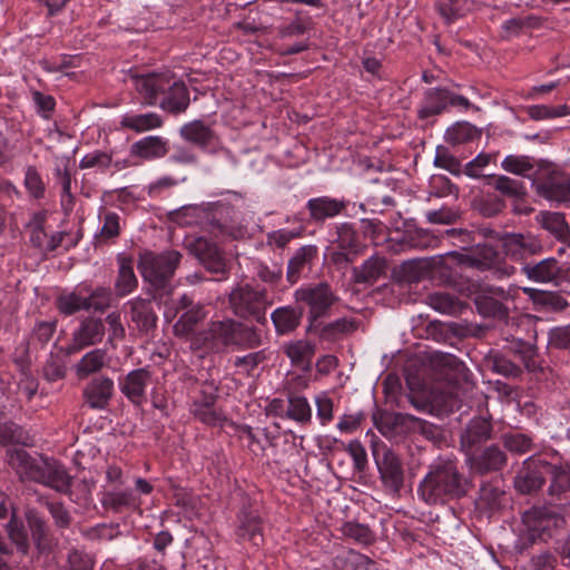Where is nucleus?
<instances>
[{
    "label": "nucleus",
    "instance_id": "1",
    "mask_svg": "<svg viewBox=\"0 0 570 570\" xmlns=\"http://www.w3.org/2000/svg\"><path fill=\"white\" fill-rule=\"evenodd\" d=\"M472 483L450 459H438L417 485L419 497L430 505L445 504L468 494Z\"/></svg>",
    "mask_w": 570,
    "mask_h": 570
},
{
    "label": "nucleus",
    "instance_id": "2",
    "mask_svg": "<svg viewBox=\"0 0 570 570\" xmlns=\"http://www.w3.org/2000/svg\"><path fill=\"white\" fill-rule=\"evenodd\" d=\"M132 78L135 88L146 105L159 104L161 109L171 114H180L188 108L190 102L188 89L174 76L165 72L136 75Z\"/></svg>",
    "mask_w": 570,
    "mask_h": 570
},
{
    "label": "nucleus",
    "instance_id": "3",
    "mask_svg": "<svg viewBox=\"0 0 570 570\" xmlns=\"http://www.w3.org/2000/svg\"><path fill=\"white\" fill-rule=\"evenodd\" d=\"M294 301L307 307V331L318 326V321L330 316V311L338 301L337 295L327 282L306 284L295 289Z\"/></svg>",
    "mask_w": 570,
    "mask_h": 570
},
{
    "label": "nucleus",
    "instance_id": "4",
    "mask_svg": "<svg viewBox=\"0 0 570 570\" xmlns=\"http://www.w3.org/2000/svg\"><path fill=\"white\" fill-rule=\"evenodd\" d=\"M228 301L235 316L262 325L267 323L266 312L273 302L265 288L240 285L230 292Z\"/></svg>",
    "mask_w": 570,
    "mask_h": 570
},
{
    "label": "nucleus",
    "instance_id": "5",
    "mask_svg": "<svg viewBox=\"0 0 570 570\" xmlns=\"http://www.w3.org/2000/svg\"><path fill=\"white\" fill-rule=\"evenodd\" d=\"M180 259L181 254L175 249L159 254L146 250L139 255L137 267L144 281L156 288H163L174 276Z\"/></svg>",
    "mask_w": 570,
    "mask_h": 570
},
{
    "label": "nucleus",
    "instance_id": "6",
    "mask_svg": "<svg viewBox=\"0 0 570 570\" xmlns=\"http://www.w3.org/2000/svg\"><path fill=\"white\" fill-rule=\"evenodd\" d=\"M200 210L213 232L235 239L242 238L246 234L239 213L230 204L213 203Z\"/></svg>",
    "mask_w": 570,
    "mask_h": 570
},
{
    "label": "nucleus",
    "instance_id": "7",
    "mask_svg": "<svg viewBox=\"0 0 570 570\" xmlns=\"http://www.w3.org/2000/svg\"><path fill=\"white\" fill-rule=\"evenodd\" d=\"M553 464L538 458L530 456L523 461L514 478V488L522 494H530L541 489L546 478L552 479Z\"/></svg>",
    "mask_w": 570,
    "mask_h": 570
},
{
    "label": "nucleus",
    "instance_id": "8",
    "mask_svg": "<svg viewBox=\"0 0 570 570\" xmlns=\"http://www.w3.org/2000/svg\"><path fill=\"white\" fill-rule=\"evenodd\" d=\"M124 312L129 317V327L140 336H148L157 327L158 316L149 298L135 297L124 305Z\"/></svg>",
    "mask_w": 570,
    "mask_h": 570
},
{
    "label": "nucleus",
    "instance_id": "9",
    "mask_svg": "<svg viewBox=\"0 0 570 570\" xmlns=\"http://www.w3.org/2000/svg\"><path fill=\"white\" fill-rule=\"evenodd\" d=\"M374 455L384 487L393 492H399L404 484V470L401 458L389 448H384L382 453H375Z\"/></svg>",
    "mask_w": 570,
    "mask_h": 570
},
{
    "label": "nucleus",
    "instance_id": "10",
    "mask_svg": "<svg viewBox=\"0 0 570 570\" xmlns=\"http://www.w3.org/2000/svg\"><path fill=\"white\" fill-rule=\"evenodd\" d=\"M187 248L209 273L225 274L227 272L226 261L214 243L198 237L190 240Z\"/></svg>",
    "mask_w": 570,
    "mask_h": 570
},
{
    "label": "nucleus",
    "instance_id": "11",
    "mask_svg": "<svg viewBox=\"0 0 570 570\" xmlns=\"http://www.w3.org/2000/svg\"><path fill=\"white\" fill-rule=\"evenodd\" d=\"M105 336V324L96 317H85L72 333V342L67 347L68 354L78 353L85 347L98 344Z\"/></svg>",
    "mask_w": 570,
    "mask_h": 570
},
{
    "label": "nucleus",
    "instance_id": "12",
    "mask_svg": "<svg viewBox=\"0 0 570 570\" xmlns=\"http://www.w3.org/2000/svg\"><path fill=\"white\" fill-rule=\"evenodd\" d=\"M522 523L525 540L534 543L537 540L543 539L551 525L556 524V518L549 509L533 507L523 512Z\"/></svg>",
    "mask_w": 570,
    "mask_h": 570
},
{
    "label": "nucleus",
    "instance_id": "13",
    "mask_svg": "<svg viewBox=\"0 0 570 570\" xmlns=\"http://www.w3.org/2000/svg\"><path fill=\"white\" fill-rule=\"evenodd\" d=\"M348 205L344 198L318 196L307 200L308 220L314 224H324L342 215Z\"/></svg>",
    "mask_w": 570,
    "mask_h": 570
},
{
    "label": "nucleus",
    "instance_id": "14",
    "mask_svg": "<svg viewBox=\"0 0 570 570\" xmlns=\"http://www.w3.org/2000/svg\"><path fill=\"white\" fill-rule=\"evenodd\" d=\"M508 462V456L498 445H489L480 453L470 454L466 464L476 474H487L502 470Z\"/></svg>",
    "mask_w": 570,
    "mask_h": 570
},
{
    "label": "nucleus",
    "instance_id": "15",
    "mask_svg": "<svg viewBox=\"0 0 570 570\" xmlns=\"http://www.w3.org/2000/svg\"><path fill=\"white\" fill-rule=\"evenodd\" d=\"M535 191L541 197L554 203H570V177L551 173L533 183Z\"/></svg>",
    "mask_w": 570,
    "mask_h": 570
},
{
    "label": "nucleus",
    "instance_id": "16",
    "mask_svg": "<svg viewBox=\"0 0 570 570\" xmlns=\"http://www.w3.org/2000/svg\"><path fill=\"white\" fill-rule=\"evenodd\" d=\"M43 456H32L22 448H16L7 452V461L9 465L17 472L22 480H31L37 482L41 479V464Z\"/></svg>",
    "mask_w": 570,
    "mask_h": 570
},
{
    "label": "nucleus",
    "instance_id": "17",
    "mask_svg": "<svg viewBox=\"0 0 570 570\" xmlns=\"http://www.w3.org/2000/svg\"><path fill=\"white\" fill-rule=\"evenodd\" d=\"M502 248L507 256L521 261L541 250L540 242L530 234L505 233L501 237Z\"/></svg>",
    "mask_w": 570,
    "mask_h": 570
},
{
    "label": "nucleus",
    "instance_id": "18",
    "mask_svg": "<svg viewBox=\"0 0 570 570\" xmlns=\"http://www.w3.org/2000/svg\"><path fill=\"white\" fill-rule=\"evenodd\" d=\"M150 379L151 374L147 368L132 370L119 381V389L131 403L139 405L146 400Z\"/></svg>",
    "mask_w": 570,
    "mask_h": 570
},
{
    "label": "nucleus",
    "instance_id": "19",
    "mask_svg": "<svg viewBox=\"0 0 570 570\" xmlns=\"http://www.w3.org/2000/svg\"><path fill=\"white\" fill-rule=\"evenodd\" d=\"M492 425L483 417L472 419L460 435L461 449L469 456L475 446L491 439Z\"/></svg>",
    "mask_w": 570,
    "mask_h": 570
},
{
    "label": "nucleus",
    "instance_id": "20",
    "mask_svg": "<svg viewBox=\"0 0 570 570\" xmlns=\"http://www.w3.org/2000/svg\"><path fill=\"white\" fill-rule=\"evenodd\" d=\"M114 395V381L107 376L92 379L83 390V397L88 405L95 410L108 406Z\"/></svg>",
    "mask_w": 570,
    "mask_h": 570
},
{
    "label": "nucleus",
    "instance_id": "21",
    "mask_svg": "<svg viewBox=\"0 0 570 570\" xmlns=\"http://www.w3.org/2000/svg\"><path fill=\"white\" fill-rule=\"evenodd\" d=\"M40 464L43 475L41 479H38V483L45 484L61 493L69 492L72 478L61 463L45 458L43 462H40Z\"/></svg>",
    "mask_w": 570,
    "mask_h": 570
},
{
    "label": "nucleus",
    "instance_id": "22",
    "mask_svg": "<svg viewBox=\"0 0 570 570\" xmlns=\"http://www.w3.org/2000/svg\"><path fill=\"white\" fill-rule=\"evenodd\" d=\"M168 150V140L160 136H147L130 146V155L144 160L163 158Z\"/></svg>",
    "mask_w": 570,
    "mask_h": 570
},
{
    "label": "nucleus",
    "instance_id": "23",
    "mask_svg": "<svg viewBox=\"0 0 570 570\" xmlns=\"http://www.w3.org/2000/svg\"><path fill=\"white\" fill-rule=\"evenodd\" d=\"M238 321L226 318L223 321H213L208 324L205 333V340L209 341L212 346H235L236 331Z\"/></svg>",
    "mask_w": 570,
    "mask_h": 570
},
{
    "label": "nucleus",
    "instance_id": "24",
    "mask_svg": "<svg viewBox=\"0 0 570 570\" xmlns=\"http://www.w3.org/2000/svg\"><path fill=\"white\" fill-rule=\"evenodd\" d=\"M303 307L286 305L277 307L271 314V320L275 326V331L279 335L294 332L301 324L303 318Z\"/></svg>",
    "mask_w": 570,
    "mask_h": 570
},
{
    "label": "nucleus",
    "instance_id": "25",
    "mask_svg": "<svg viewBox=\"0 0 570 570\" xmlns=\"http://www.w3.org/2000/svg\"><path fill=\"white\" fill-rule=\"evenodd\" d=\"M317 256V247L315 245H305L299 247L293 257L288 261L286 279L289 284H296L303 272L311 267L313 261Z\"/></svg>",
    "mask_w": 570,
    "mask_h": 570
},
{
    "label": "nucleus",
    "instance_id": "26",
    "mask_svg": "<svg viewBox=\"0 0 570 570\" xmlns=\"http://www.w3.org/2000/svg\"><path fill=\"white\" fill-rule=\"evenodd\" d=\"M448 107V89L429 88L423 94V99L417 108V117L428 119L442 114Z\"/></svg>",
    "mask_w": 570,
    "mask_h": 570
},
{
    "label": "nucleus",
    "instance_id": "27",
    "mask_svg": "<svg viewBox=\"0 0 570 570\" xmlns=\"http://www.w3.org/2000/svg\"><path fill=\"white\" fill-rule=\"evenodd\" d=\"M180 137L194 145L206 149L216 140V134L210 126L204 124L202 120H193L185 124L179 129Z\"/></svg>",
    "mask_w": 570,
    "mask_h": 570
},
{
    "label": "nucleus",
    "instance_id": "28",
    "mask_svg": "<svg viewBox=\"0 0 570 570\" xmlns=\"http://www.w3.org/2000/svg\"><path fill=\"white\" fill-rule=\"evenodd\" d=\"M239 525L236 534L240 541H249L258 547L263 542L262 522L258 514L243 510L238 515Z\"/></svg>",
    "mask_w": 570,
    "mask_h": 570
},
{
    "label": "nucleus",
    "instance_id": "29",
    "mask_svg": "<svg viewBox=\"0 0 570 570\" xmlns=\"http://www.w3.org/2000/svg\"><path fill=\"white\" fill-rule=\"evenodd\" d=\"M386 272V259L379 255L367 258L360 267L353 268V279L358 284H373Z\"/></svg>",
    "mask_w": 570,
    "mask_h": 570
},
{
    "label": "nucleus",
    "instance_id": "30",
    "mask_svg": "<svg viewBox=\"0 0 570 570\" xmlns=\"http://www.w3.org/2000/svg\"><path fill=\"white\" fill-rule=\"evenodd\" d=\"M560 266L556 258H546L539 263L531 265L525 264L522 266V273L525 276L538 283H549L554 281L560 275Z\"/></svg>",
    "mask_w": 570,
    "mask_h": 570
},
{
    "label": "nucleus",
    "instance_id": "31",
    "mask_svg": "<svg viewBox=\"0 0 570 570\" xmlns=\"http://www.w3.org/2000/svg\"><path fill=\"white\" fill-rule=\"evenodd\" d=\"M358 322L355 318L342 317L328 323L318 321V326H315L312 332H315L320 337L327 341H334L342 335L353 333L357 330Z\"/></svg>",
    "mask_w": 570,
    "mask_h": 570
},
{
    "label": "nucleus",
    "instance_id": "32",
    "mask_svg": "<svg viewBox=\"0 0 570 570\" xmlns=\"http://www.w3.org/2000/svg\"><path fill=\"white\" fill-rule=\"evenodd\" d=\"M207 312L203 304L197 303V306L183 312L177 322L173 326L175 336L187 337L196 328V326L206 318Z\"/></svg>",
    "mask_w": 570,
    "mask_h": 570
},
{
    "label": "nucleus",
    "instance_id": "33",
    "mask_svg": "<svg viewBox=\"0 0 570 570\" xmlns=\"http://www.w3.org/2000/svg\"><path fill=\"white\" fill-rule=\"evenodd\" d=\"M163 119L156 112L147 114H125L120 119V128L129 129L135 132H144L147 130L161 127Z\"/></svg>",
    "mask_w": 570,
    "mask_h": 570
},
{
    "label": "nucleus",
    "instance_id": "34",
    "mask_svg": "<svg viewBox=\"0 0 570 570\" xmlns=\"http://www.w3.org/2000/svg\"><path fill=\"white\" fill-rule=\"evenodd\" d=\"M119 269L115 282V292L119 297H124L132 293L137 285L138 279L134 272L132 261L127 257H119Z\"/></svg>",
    "mask_w": 570,
    "mask_h": 570
},
{
    "label": "nucleus",
    "instance_id": "35",
    "mask_svg": "<svg viewBox=\"0 0 570 570\" xmlns=\"http://www.w3.org/2000/svg\"><path fill=\"white\" fill-rule=\"evenodd\" d=\"M538 217L544 229L549 230L562 243L570 246V227L562 214L541 212Z\"/></svg>",
    "mask_w": 570,
    "mask_h": 570
},
{
    "label": "nucleus",
    "instance_id": "36",
    "mask_svg": "<svg viewBox=\"0 0 570 570\" xmlns=\"http://www.w3.org/2000/svg\"><path fill=\"white\" fill-rule=\"evenodd\" d=\"M429 361L433 368L446 377H450L451 374L461 375L465 371L464 363L449 353L433 352L430 354Z\"/></svg>",
    "mask_w": 570,
    "mask_h": 570
},
{
    "label": "nucleus",
    "instance_id": "37",
    "mask_svg": "<svg viewBox=\"0 0 570 570\" xmlns=\"http://www.w3.org/2000/svg\"><path fill=\"white\" fill-rule=\"evenodd\" d=\"M215 397L208 396L204 402L195 401L191 405L193 415L208 425H220L226 417L224 416L220 410L215 409L214 405Z\"/></svg>",
    "mask_w": 570,
    "mask_h": 570
},
{
    "label": "nucleus",
    "instance_id": "38",
    "mask_svg": "<svg viewBox=\"0 0 570 570\" xmlns=\"http://www.w3.org/2000/svg\"><path fill=\"white\" fill-rule=\"evenodd\" d=\"M285 352L294 365L306 368L311 365L315 354V344L306 340H298L286 345Z\"/></svg>",
    "mask_w": 570,
    "mask_h": 570
},
{
    "label": "nucleus",
    "instance_id": "39",
    "mask_svg": "<svg viewBox=\"0 0 570 570\" xmlns=\"http://www.w3.org/2000/svg\"><path fill=\"white\" fill-rule=\"evenodd\" d=\"M522 291L540 307L551 311H563L568 306L566 298L556 292H547L531 287H523Z\"/></svg>",
    "mask_w": 570,
    "mask_h": 570
},
{
    "label": "nucleus",
    "instance_id": "40",
    "mask_svg": "<svg viewBox=\"0 0 570 570\" xmlns=\"http://www.w3.org/2000/svg\"><path fill=\"white\" fill-rule=\"evenodd\" d=\"M313 26L312 17L304 11H296L292 21L285 22L277 28V35L281 39L299 37L311 30Z\"/></svg>",
    "mask_w": 570,
    "mask_h": 570
},
{
    "label": "nucleus",
    "instance_id": "41",
    "mask_svg": "<svg viewBox=\"0 0 570 570\" xmlns=\"http://www.w3.org/2000/svg\"><path fill=\"white\" fill-rule=\"evenodd\" d=\"M107 353L102 348H95L86 353L76 364V373L79 377H86L99 372L106 365Z\"/></svg>",
    "mask_w": 570,
    "mask_h": 570
},
{
    "label": "nucleus",
    "instance_id": "42",
    "mask_svg": "<svg viewBox=\"0 0 570 570\" xmlns=\"http://www.w3.org/2000/svg\"><path fill=\"white\" fill-rule=\"evenodd\" d=\"M489 185L508 198L520 199L527 194L523 181L504 175L491 176Z\"/></svg>",
    "mask_w": 570,
    "mask_h": 570
},
{
    "label": "nucleus",
    "instance_id": "43",
    "mask_svg": "<svg viewBox=\"0 0 570 570\" xmlns=\"http://www.w3.org/2000/svg\"><path fill=\"white\" fill-rule=\"evenodd\" d=\"M428 304L433 309L449 315L459 314L464 308V304L458 297L443 292L430 294L428 296Z\"/></svg>",
    "mask_w": 570,
    "mask_h": 570
},
{
    "label": "nucleus",
    "instance_id": "44",
    "mask_svg": "<svg viewBox=\"0 0 570 570\" xmlns=\"http://www.w3.org/2000/svg\"><path fill=\"white\" fill-rule=\"evenodd\" d=\"M480 136V130L468 121H459L445 131V140L452 145H462Z\"/></svg>",
    "mask_w": 570,
    "mask_h": 570
},
{
    "label": "nucleus",
    "instance_id": "45",
    "mask_svg": "<svg viewBox=\"0 0 570 570\" xmlns=\"http://www.w3.org/2000/svg\"><path fill=\"white\" fill-rule=\"evenodd\" d=\"M26 520L31 533V538L35 541L38 549L47 542L48 538V524L45 518L35 509H28L26 511Z\"/></svg>",
    "mask_w": 570,
    "mask_h": 570
},
{
    "label": "nucleus",
    "instance_id": "46",
    "mask_svg": "<svg viewBox=\"0 0 570 570\" xmlns=\"http://www.w3.org/2000/svg\"><path fill=\"white\" fill-rule=\"evenodd\" d=\"M504 499L505 492L497 483L485 482L480 488L478 503L480 507L494 510L502 505Z\"/></svg>",
    "mask_w": 570,
    "mask_h": 570
},
{
    "label": "nucleus",
    "instance_id": "47",
    "mask_svg": "<svg viewBox=\"0 0 570 570\" xmlns=\"http://www.w3.org/2000/svg\"><path fill=\"white\" fill-rule=\"evenodd\" d=\"M406 422H417L422 424V431L424 434H428V430H432V425H428L426 422H422L420 419L411 415V414H403V413H392L386 414L382 417L381 422L377 423V429L381 431L382 434L387 435L391 433L394 428L397 425H403Z\"/></svg>",
    "mask_w": 570,
    "mask_h": 570
},
{
    "label": "nucleus",
    "instance_id": "48",
    "mask_svg": "<svg viewBox=\"0 0 570 570\" xmlns=\"http://www.w3.org/2000/svg\"><path fill=\"white\" fill-rule=\"evenodd\" d=\"M286 416L301 424L309 423L312 420V407L307 399L298 395L289 396Z\"/></svg>",
    "mask_w": 570,
    "mask_h": 570
},
{
    "label": "nucleus",
    "instance_id": "49",
    "mask_svg": "<svg viewBox=\"0 0 570 570\" xmlns=\"http://www.w3.org/2000/svg\"><path fill=\"white\" fill-rule=\"evenodd\" d=\"M263 344L262 332L254 327L238 322L235 346L252 350Z\"/></svg>",
    "mask_w": 570,
    "mask_h": 570
},
{
    "label": "nucleus",
    "instance_id": "50",
    "mask_svg": "<svg viewBox=\"0 0 570 570\" xmlns=\"http://www.w3.org/2000/svg\"><path fill=\"white\" fill-rule=\"evenodd\" d=\"M6 530L9 539L17 546V549L22 554H27L29 550L28 534L23 522L17 518L14 512L11 513Z\"/></svg>",
    "mask_w": 570,
    "mask_h": 570
},
{
    "label": "nucleus",
    "instance_id": "51",
    "mask_svg": "<svg viewBox=\"0 0 570 570\" xmlns=\"http://www.w3.org/2000/svg\"><path fill=\"white\" fill-rule=\"evenodd\" d=\"M503 446L511 453L524 454L532 450L533 440L531 436L520 432H509L501 436Z\"/></svg>",
    "mask_w": 570,
    "mask_h": 570
},
{
    "label": "nucleus",
    "instance_id": "52",
    "mask_svg": "<svg viewBox=\"0 0 570 570\" xmlns=\"http://www.w3.org/2000/svg\"><path fill=\"white\" fill-rule=\"evenodd\" d=\"M101 503L105 508L119 512L125 508L136 504V499L131 491H108L104 494Z\"/></svg>",
    "mask_w": 570,
    "mask_h": 570
},
{
    "label": "nucleus",
    "instance_id": "53",
    "mask_svg": "<svg viewBox=\"0 0 570 570\" xmlns=\"http://www.w3.org/2000/svg\"><path fill=\"white\" fill-rule=\"evenodd\" d=\"M501 167L513 175L525 176L533 169L532 158L524 155H508L501 163Z\"/></svg>",
    "mask_w": 570,
    "mask_h": 570
},
{
    "label": "nucleus",
    "instance_id": "54",
    "mask_svg": "<svg viewBox=\"0 0 570 570\" xmlns=\"http://www.w3.org/2000/svg\"><path fill=\"white\" fill-rule=\"evenodd\" d=\"M336 239L337 247L343 250H352L354 254L357 253V235L352 224L341 223L336 226Z\"/></svg>",
    "mask_w": 570,
    "mask_h": 570
},
{
    "label": "nucleus",
    "instance_id": "55",
    "mask_svg": "<svg viewBox=\"0 0 570 570\" xmlns=\"http://www.w3.org/2000/svg\"><path fill=\"white\" fill-rule=\"evenodd\" d=\"M114 294L108 287H96L92 292L86 296L88 311L94 309L95 312H105L111 306Z\"/></svg>",
    "mask_w": 570,
    "mask_h": 570
},
{
    "label": "nucleus",
    "instance_id": "56",
    "mask_svg": "<svg viewBox=\"0 0 570 570\" xmlns=\"http://www.w3.org/2000/svg\"><path fill=\"white\" fill-rule=\"evenodd\" d=\"M58 309L65 315H72L80 311H88L86 296L75 292L65 294L57 299Z\"/></svg>",
    "mask_w": 570,
    "mask_h": 570
},
{
    "label": "nucleus",
    "instance_id": "57",
    "mask_svg": "<svg viewBox=\"0 0 570 570\" xmlns=\"http://www.w3.org/2000/svg\"><path fill=\"white\" fill-rule=\"evenodd\" d=\"M474 303L479 313L484 316L501 317L507 314V309L503 304L491 296L478 294L474 297Z\"/></svg>",
    "mask_w": 570,
    "mask_h": 570
},
{
    "label": "nucleus",
    "instance_id": "58",
    "mask_svg": "<svg viewBox=\"0 0 570 570\" xmlns=\"http://www.w3.org/2000/svg\"><path fill=\"white\" fill-rule=\"evenodd\" d=\"M24 187L29 195L36 199H42L46 194V185L35 166H28L24 173Z\"/></svg>",
    "mask_w": 570,
    "mask_h": 570
},
{
    "label": "nucleus",
    "instance_id": "59",
    "mask_svg": "<svg viewBox=\"0 0 570 570\" xmlns=\"http://www.w3.org/2000/svg\"><path fill=\"white\" fill-rule=\"evenodd\" d=\"M434 165L443 168L452 175H460L463 173L460 160L453 156L444 146H438L434 157Z\"/></svg>",
    "mask_w": 570,
    "mask_h": 570
},
{
    "label": "nucleus",
    "instance_id": "60",
    "mask_svg": "<svg viewBox=\"0 0 570 570\" xmlns=\"http://www.w3.org/2000/svg\"><path fill=\"white\" fill-rule=\"evenodd\" d=\"M343 535L355 540L356 542L368 544L373 541V533L370 528L365 524L348 521L345 522L342 528Z\"/></svg>",
    "mask_w": 570,
    "mask_h": 570
},
{
    "label": "nucleus",
    "instance_id": "61",
    "mask_svg": "<svg viewBox=\"0 0 570 570\" xmlns=\"http://www.w3.org/2000/svg\"><path fill=\"white\" fill-rule=\"evenodd\" d=\"M552 481L550 484V492L552 494L562 491H570V465H554L552 468Z\"/></svg>",
    "mask_w": 570,
    "mask_h": 570
},
{
    "label": "nucleus",
    "instance_id": "62",
    "mask_svg": "<svg viewBox=\"0 0 570 570\" xmlns=\"http://www.w3.org/2000/svg\"><path fill=\"white\" fill-rule=\"evenodd\" d=\"M316 415L322 425H327L334 417V403L326 392L315 396Z\"/></svg>",
    "mask_w": 570,
    "mask_h": 570
},
{
    "label": "nucleus",
    "instance_id": "63",
    "mask_svg": "<svg viewBox=\"0 0 570 570\" xmlns=\"http://www.w3.org/2000/svg\"><path fill=\"white\" fill-rule=\"evenodd\" d=\"M489 364L493 372L507 377H515L521 373V368L518 365L501 354L491 356Z\"/></svg>",
    "mask_w": 570,
    "mask_h": 570
},
{
    "label": "nucleus",
    "instance_id": "64",
    "mask_svg": "<svg viewBox=\"0 0 570 570\" xmlns=\"http://www.w3.org/2000/svg\"><path fill=\"white\" fill-rule=\"evenodd\" d=\"M111 165V155L96 150L85 155L79 163L81 169L100 168L107 169Z\"/></svg>",
    "mask_w": 570,
    "mask_h": 570
}]
</instances>
